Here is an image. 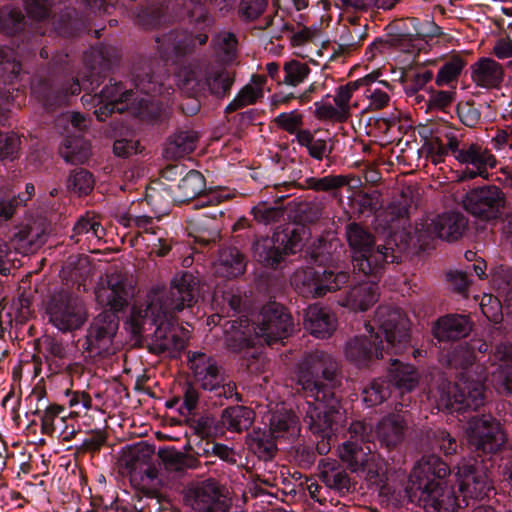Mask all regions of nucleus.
<instances>
[{"instance_id":"nucleus-1","label":"nucleus","mask_w":512,"mask_h":512,"mask_svg":"<svg viewBox=\"0 0 512 512\" xmlns=\"http://www.w3.org/2000/svg\"><path fill=\"white\" fill-rule=\"evenodd\" d=\"M296 384L297 392L306 400L303 421L317 439L315 450L319 455H326L343 418L334 391L341 384L339 363L325 351H312L299 364Z\"/></svg>"},{"instance_id":"nucleus-2","label":"nucleus","mask_w":512,"mask_h":512,"mask_svg":"<svg viewBox=\"0 0 512 512\" xmlns=\"http://www.w3.org/2000/svg\"><path fill=\"white\" fill-rule=\"evenodd\" d=\"M197 280L191 272L175 275L170 287L153 288L148 294V304L143 311L133 312L131 324L134 334H142L147 326H155L149 351L160 355L173 354L185 347V341L176 333L174 317L195 302Z\"/></svg>"},{"instance_id":"nucleus-3","label":"nucleus","mask_w":512,"mask_h":512,"mask_svg":"<svg viewBox=\"0 0 512 512\" xmlns=\"http://www.w3.org/2000/svg\"><path fill=\"white\" fill-rule=\"evenodd\" d=\"M133 293V277L124 271L107 274L106 284L97 287L96 300L108 309L95 316L87 328L82 347L89 357L106 358L115 354L114 340L120 324L118 313L127 309Z\"/></svg>"},{"instance_id":"nucleus-4","label":"nucleus","mask_w":512,"mask_h":512,"mask_svg":"<svg viewBox=\"0 0 512 512\" xmlns=\"http://www.w3.org/2000/svg\"><path fill=\"white\" fill-rule=\"evenodd\" d=\"M378 332L370 323L365 324L370 336H355L345 345V357L356 366H367L374 358H383L385 351L389 355H399L410 346L409 320L397 307L381 305L375 312Z\"/></svg>"},{"instance_id":"nucleus-5","label":"nucleus","mask_w":512,"mask_h":512,"mask_svg":"<svg viewBox=\"0 0 512 512\" xmlns=\"http://www.w3.org/2000/svg\"><path fill=\"white\" fill-rule=\"evenodd\" d=\"M450 473V467L439 456H423L410 475L406 488L409 500L425 512H458L461 509L458 498L443 488V480Z\"/></svg>"},{"instance_id":"nucleus-6","label":"nucleus","mask_w":512,"mask_h":512,"mask_svg":"<svg viewBox=\"0 0 512 512\" xmlns=\"http://www.w3.org/2000/svg\"><path fill=\"white\" fill-rule=\"evenodd\" d=\"M235 0H174L173 8H180L176 12L178 17L195 19L202 25L200 32L193 34L185 30H171L161 36H156L157 49L163 60L183 57L194 51L197 46L205 45L208 41L207 30L212 26L213 19L206 13L203 4H208L222 14L232 10Z\"/></svg>"},{"instance_id":"nucleus-7","label":"nucleus","mask_w":512,"mask_h":512,"mask_svg":"<svg viewBox=\"0 0 512 512\" xmlns=\"http://www.w3.org/2000/svg\"><path fill=\"white\" fill-rule=\"evenodd\" d=\"M345 238L352 253L354 271L365 276L378 278L387 263H393L395 255L392 248L377 245L370 229L358 222L345 225Z\"/></svg>"},{"instance_id":"nucleus-8","label":"nucleus","mask_w":512,"mask_h":512,"mask_svg":"<svg viewBox=\"0 0 512 512\" xmlns=\"http://www.w3.org/2000/svg\"><path fill=\"white\" fill-rule=\"evenodd\" d=\"M303 234V226H288L282 231H275L270 237L257 238L252 243V256L263 267L276 270L287 256L301 250Z\"/></svg>"},{"instance_id":"nucleus-9","label":"nucleus","mask_w":512,"mask_h":512,"mask_svg":"<svg viewBox=\"0 0 512 512\" xmlns=\"http://www.w3.org/2000/svg\"><path fill=\"white\" fill-rule=\"evenodd\" d=\"M430 394L438 409L449 412L476 410L484 404V384L463 375L456 383L442 379L435 389L430 390Z\"/></svg>"},{"instance_id":"nucleus-10","label":"nucleus","mask_w":512,"mask_h":512,"mask_svg":"<svg viewBox=\"0 0 512 512\" xmlns=\"http://www.w3.org/2000/svg\"><path fill=\"white\" fill-rule=\"evenodd\" d=\"M401 24L403 27L398 24H390L387 27L390 32L387 33L386 37L377 38L370 44L367 50L370 59L391 48H404L416 39L425 40L442 34L441 28L433 21L420 24L417 18H409L406 21H401Z\"/></svg>"},{"instance_id":"nucleus-11","label":"nucleus","mask_w":512,"mask_h":512,"mask_svg":"<svg viewBox=\"0 0 512 512\" xmlns=\"http://www.w3.org/2000/svg\"><path fill=\"white\" fill-rule=\"evenodd\" d=\"M188 362L195 381L202 389L214 392L219 398L242 401L236 384L224 383V374L213 357L203 352H189Z\"/></svg>"},{"instance_id":"nucleus-12","label":"nucleus","mask_w":512,"mask_h":512,"mask_svg":"<svg viewBox=\"0 0 512 512\" xmlns=\"http://www.w3.org/2000/svg\"><path fill=\"white\" fill-rule=\"evenodd\" d=\"M348 281V272L313 267L297 270L292 277L295 290L305 298L324 297L327 293L340 290Z\"/></svg>"},{"instance_id":"nucleus-13","label":"nucleus","mask_w":512,"mask_h":512,"mask_svg":"<svg viewBox=\"0 0 512 512\" xmlns=\"http://www.w3.org/2000/svg\"><path fill=\"white\" fill-rule=\"evenodd\" d=\"M46 313L49 322L63 333L80 329L88 319L83 302L64 290L54 293L49 298Z\"/></svg>"},{"instance_id":"nucleus-14","label":"nucleus","mask_w":512,"mask_h":512,"mask_svg":"<svg viewBox=\"0 0 512 512\" xmlns=\"http://www.w3.org/2000/svg\"><path fill=\"white\" fill-rule=\"evenodd\" d=\"M467 440L478 456L497 453L506 442L501 423L491 415L472 417L466 429Z\"/></svg>"},{"instance_id":"nucleus-15","label":"nucleus","mask_w":512,"mask_h":512,"mask_svg":"<svg viewBox=\"0 0 512 512\" xmlns=\"http://www.w3.org/2000/svg\"><path fill=\"white\" fill-rule=\"evenodd\" d=\"M206 187L204 176L196 170H190L175 189L153 188L147 194L148 203L160 212L166 213L171 204L185 203L199 196Z\"/></svg>"},{"instance_id":"nucleus-16","label":"nucleus","mask_w":512,"mask_h":512,"mask_svg":"<svg viewBox=\"0 0 512 512\" xmlns=\"http://www.w3.org/2000/svg\"><path fill=\"white\" fill-rule=\"evenodd\" d=\"M294 329L291 314L280 303L275 301L265 304L255 321V335L267 344L289 337Z\"/></svg>"},{"instance_id":"nucleus-17","label":"nucleus","mask_w":512,"mask_h":512,"mask_svg":"<svg viewBox=\"0 0 512 512\" xmlns=\"http://www.w3.org/2000/svg\"><path fill=\"white\" fill-rule=\"evenodd\" d=\"M456 477L459 491L463 495V502H466V498L483 499L492 489L488 469L483 461L474 459L460 462L457 466Z\"/></svg>"},{"instance_id":"nucleus-18","label":"nucleus","mask_w":512,"mask_h":512,"mask_svg":"<svg viewBox=\"0 0 512 512\" xmlns=\"http://www.w3.org/2000/svg\"><path fill=\"white\" fill-rule=\"evenodd\" d=\"M371 427L362 421H354L350 424L348 439L339 448V456L346 462L353 472H358L365 463L366 455L371 453L370 446L366 445L370 437Z\"/></svg>"},{"instance_id":"nucleus-19","label":"nucleus","mask_w":512,"mask_h":512,"mask_svg":"<svg viewBox=\"0 0 512 512\" xmlns=\"http://www.w3.org/2000/svg\"><path fill=\"white\" fill-rule=\"evenodd\" d=\"M464 208L474 216L489 220L500 213L505 204V195L495 185L483 186L469 191L464 200Z\"/></svg>"},{"instance_id":"nucleus-20","label":"nucleus","mask_w":512,"mask_h":512,"mask_svg":"<svg viewBox=\"0 0 512 512\" xmlns=\"http://www.w3.org/2000/svg\"><path fill=\"white\" fill-rule=\"evenodd\" d=\"M49 225L45 219L28 220L16 228L10 238V244L20 254L35 253L47 241Z\"/></svg>"},{"instance_id":"nucleus-21","label":"nucleus","mask_w":512,"mask_h":512,"mask_svg":"<svg viewBox=\"0 0 512 512\" xmlns=\"http://www.w3.org/2000/svg\"><path fill=\"white\" fill-rule=\"evenodd\" d=\"M98 98L101 106L94 111V114L99 121H105L114 112L123 113L129 110L137 100L133 90L125 89L121 82L105 86L98 94Z\"/></svg>"},{"instance_id":"nucleus-22","label":"nucleus","mask_w":512,"mask_h":512,"mask_svg":"<svg viewBox=\"0 0 512 512\" xmlns=\"http://www.w3.org/2000/svg\"><path fill=\"white\" fill-rule=\"evenodd\" d=\"M425 226L429 237L455 242L466 231L468 219L460 212H446L432 218Z\"/></svg>"},{"instance_id":"nucleus-23","label":"nucleus","mask_w":512,"mask_h":512,"mask_svg":"<svg viewBox=\"0 0 512 512\" xmlns=\"http://www.w3.org/2000/svg\"><path fill=\"white\" fill-rule=\"evenodd\" d=\"M458 129L447 123L438 124L431 132V136L425 142V147L431 161L438 164L451 153L453 156L458 152L459 137Z\"/></svg>"},{"instance_id":"nucleus-24","label":"nucleus","mask_w":512,"mask_h":512,"mask_svg":"<svg viewBox=\"0 0 512 512\" xmlns=\"http://www.w3.org/2000/svg\"><path fill=\"white\" fill-rule=\"evenodd\" d=\"M118 59L119 51L116 47L104 44L91 47L84 55V63L89 71L86 77L90 85L96 83L98 86L100 78L105 76Z\"/></svg>"},{"instance_id":"nucleus-25","label":"nucleus","mask_w":512,"mask_h":512,"mask_svg":"<svg viewBox=\"0 0 512 512\" xmlns=\"http://www.w3.org/2000/svg\"><path fill=\"white\" fill-rule=\"evenodd\" d=\"M32 90L44 101L46 106H54L63 104L69 95L79 94L81 86L77 78L66 82L43 79L33 83Z\"/></svg>"},{"instance_id":"nucleus-26","label":"nucleus","mask_w":512,"mask_h":512,"mask_svg":"<svg viewBox=\"0 0 512 512\" xmlns=\"http://www.w3.org/2000/svg\"><path fill=\"white\" fill-rule=\"evenodd\" d=\"M220 489L214 479H208L189 489L187 498L198 512H223Z\"/></svg>"},{"instance_id":"nucleus-27","label":"nucleus","mask_w":512,"mask_h":512,"mask_svg":"<svg viewBox=\"0 0 512 512\" xmlns=\"http://www.w3.org/2000/svg\"><path fill=\"white\" fill-rule=\"evenodd\" d=\"M174 0L166 6L163 3L153 2L142 6L135 15V23L144 29H154L161 24L184 17L176 16L181 7L173 8Z\"/></svg>"},{"instance_id":"nucleus-28","label":"nucleus","mask_w":512,"mask_h":512,"mask_svg":"<svg viewBox=\"0 0 512 512\" xmlns=\"http://www.w3.org/2000/svg\"><path fill=\"white\" fill-rule=\"evenodd\" d=\"M473 83L484 89H499L504 80V68L490 57H481L471 65Z\"/></svg>"},{"instance_id":"nucleus-29","label":"nucleus","mask_w":512,"mask_h":512,"mask_svg":"<svg viewBox=\"0 0 512 512\" xmlns=\"http://www.w3.org/2000/svg\"><path fill=\"white\" fill-rule=\"evenodd\" d=\"M336 323L335 315L326 308L313 305L306 311L305 328L316 338L330 337L336 329Z\"/></svg>"},{"instance_id":"nucleus-30","label":"nucleus","mask_w":512,"mask_h":512,"mask_svg":"<svg viewBox=\"0 0 512 512\" xmlns=\"http://www.w3.org/2000/svg\"><path fill=\"white\" fill-rule=\"evenodd\" d=\"M470 330V322L467 316L451 314L437 320L433 333L439 341H455L466 337Z\"/></svg>"},{"instance_id":"nucleus-31","label":"nucleus","mask_w":512,"mask_h":512,"mask_svg":"<svg viewBox=\"0 0 512 512\" xmlns=\"http://www.w3.org/2000/svg\"><path fill=\"white\" fill-rule=\"evenodd\" d=\"M379 298V287L375 282H363L352 287L343 300L339 301L354 311H366L372 307Z\"/></svg>"},{"instance_id":"nucleus-32","label":"nucleus","mask_w":512,"mask_h":512,"mask_svg":"<svg viewBox=\"0 0 512 512\" xmlns=\"http://www.w3.org/2000/svg\"><path fill=\"white\" fill-rule=\"evenodd\" d=\"M253 343L255 342L247 317H239L236 320L227 322L225 328V344L228 350L233 353H242V351Z\"/></svg>"},{"instance_id":"nucleus-33","label":"nucleus","mask_w":512,"mask_h":512,"mask_svg":"<svg viewBox=\"0 0 512 512\" xmlns=\"http://www.w3.org/2000/svg\"><path fill=\"white\" fill-rule=\"evenodd\" d=\"M246 265L247 262L243 253L236 247H226L219 251L214 269L217 276L233 279L245 273Z\"/></svg>"},{"instance_id":"nucleus-34","label":"nucleus","mask_w":512,"mask_h":512,"mask_svg":"<svg viewBox=\"0 0 512 512\" xmlns=\"http://www.w3.org/2000/svg\"><path fill=\"white\" fill-rule=\"evenodd\" d=\"M154 61L144 60L134 65L133 83L145 95H156L162 90V77L154 71Z\"/></svg>"},{"instance_id":"nucleus-35","label":"nucleus","mask_w":512,"mask_h":512,"mask_svg":"<svg viewBox=\"0 0 512 512\" xmlns=\"http://www.w3.org/2000/svg\"><path fill=\"white\" fill-rule=\"evenodd\" d=\"M320 479L329 489L340 495H345L355 490L354 483L347 471L337 462H323Z\"/></svg>"},{"instance_id":"nucleus-36","label":"nucleus","mask_w":512,"mask_h":512,"mask_svg":"<svg viewBox=\"0 0 512 512\" xmlns=\"http://www.w3.org/2000/svg\"><path fill=\"white\" fill-rule=\"evenodd\" d=\"M268 430L278 440H294L300 434L299 419L292 411H276L270 415Z\"/></svg>"},{"instance_id":"nucleus-37","label":"nucleus","mask_w":512,"mask_h":512,"mask_svg":"<svg viewBox=\"0 0 512 512\" xmlns=\"http://www.w3.org/2000/svg\"><path fill=\"white\" fill-rule=\"evenodd\" d=\"M387 372L390 384L401 392H411L419 384L420 376L417 369L398 359H391Z\"/></svg>"},{"instance_id":"nucleus-38","label":"nucleus","mask_w":512,"mask_h":512,"mask_svg":"<svg viewBox=\"0 0 512 512\" xmlns=\"http://www.w3.org/2000/svg\"><path fill=\"white\" fill-rule=\"evenodd\" d=\"M406 421L400 414H389L377 425V435L382 444L391 449L404 439Z\"/></svg>"},{"instance_id":"nucleus-39","label":"nucleus","mask_w":512,"mask_h":512,"mask_svg":"<svg viewBox=\"0 0 512 512\" xmlns=\"http://www.w3.org/2000/svg\"><path fill=\"white\" fill-rule=\"evenodd\" d=\"M234 82V73L224 67L212 66L205 70V92L217 99L228 96Z\"/></svg>"},{"instance_id":"nucleus-40","label":"nucleus","mask_w":512,"mask_h":512,"mask_svg":"<svg viewBox=\"0 0 512 512\" xmlns=\"http://www.w3.org/2000/svg\"><path fill=\"white\" fill-rule=\"evenodd\" d=\"M105 236V229L96 216L86 213L73 226L70 239L75 244L99 242Z\"/></svg>"},{"instance_id":"nucleus-41","label":"nucleus","mask_w":512,"mask_h":512,"mask_svg":"<svg viewBox=\"0 0 512 512\" xmlns=\"http://www.w3.org/2000/svg\"><path fill=\"white\" fill-rule=\"evenodd\" d=\"M199 141V135L191 129L176 131L169 137L164 149V156L168 159H179L192 153Z\"/></svg>"},{"instance_id":"nucleus-42","label":"nucleus","mask_w":512,"mask_h":512,"mask_svg":"<svg viewBox=\"0 0 512 512\" xmlns=\"http://www.w3.org/2000/svg\"><path fill=\"white\" fill-rule=\"evenodd\" d=\"M159 457L166 471L178 475H183L188 470H195L201 466L197 456L176 449L162 450L159 452Z\"/></svg>"},{"instance_id":"nucleus-43","label":"nucleus","mask_w":512,"mask_h":512,"mask_svg":"<svg viewBox=\"0 0 512 512\" xmlns=\"http://www.w3.org/2000/svg\"><path fill=\"white\" fill-rule=\"evenodd\" d=\"M277 441L268 429H255L247 436L249 449L261 460H272L277 451Z\"/></svg>"},{"instance_id":"nucleus-44","label":"nucleus","mask_w":512,"mask_h":512,"mask_svg":"<svg viewBox=\"0 0 512 512\" xmlns=\"http://www.w3.org/2000/svg\"><path fill=\"white\" fill-rule=\"evenodd\" d=\"M255 413L246 406H232L224 409L221 414V424L231 432L241 433L248 430L254 421Z\"/></svg>"},{"instance_id":"nucleus-45","label":"nucleus","mask_w":512,"mask_h":512,"mask_svg":"<svg viewBox=\"0 0 512 512\" xmlns=\"http://www.w3.org/2000/svg\"><path fill=\"white\" fill-rule=\"evenodd\" d=\"M44 358L48 364L49 371L53 374L65 370L67 365L65 360L68 357V350L61 339L45 336L43 339Z\"/></svg>"},{"instance_id":"nucleus-46","label":"nucleus","mask_w":512,"mask_h":512,"mask_svg":"<svg viewBox=\"0 0 512 512\" xmlns=\"http://www.w3.org/2000/svg\"><path fill=\"white\" fill-rule=\"evenodd\" d=\"M216 57L225 64L232 63L238 53V38L230 31L222 30L216 33L211 40Z\"/></svg>"},{"instance_id":"nucleus-47","label":"nucleus","mask_w":512,"mask_h":512,"mask_svg":"<svg viewBox=\"0 0 512 512\" xmlns=\"http://www.w3.org/2000/svg\"><path fill=\"white\" fill-rule=\"evenodd\" d=\"M454 157L460 163L472 164L478 169L496 166V159L490 151L476 143L468 145L467 148H458Z\"/></svg>"},{"instance_id":"nucleus-48","label":"nucleus","mask_w":512,"mask_h":512,"mask_svg":"<svg viewBox=\"0 0 512 512\" xmlns=\"http://www.w3.org/2000/svg\"><path fill=\"white\" fill-rule=\"evenodd\" d=\"M59 154L68 164H83L90 157V145L83 138L67 137L59 148Z\"/></svg>"},{"instance_id":"nucleus-49","label":"nucleus","mask_w":512,"mask_h":512,"mask_svg":"<svg viewBox=\"0 0 512 512\" xmlns=\"http://www.w3.org/2000/svg\"><path fill=\"white\" fill-rule=\"evenodd\" d=\"M190 235L202 245L215 243L220 237V231L215 216L203 215L191 221Z\"/></svg>"},{"instance_id":"nucleus-50","label":"nucleus","mask_w":512,"mask_h":512,"mask_svg":"<svg viewBox=\"0 0 512 512\" xmlns=\"http://www.w3.org/2000/svg\"><path fill=\"white\" fill-rule=\"evenodd\" d=\"M467 65L466 59L459 55L453 54L445 59L440 66L435 77V84L439 87L450 86L457 83L463 69Z\"/></svg>"},{"instance_id":"nucleus-51","label":"nucleus","mask_w":512,"mask_h":512,"mask_svg":"<svg viewBox=\"0 0 512 512\" xmlns=\"http://www.w3.org/2000/svg\"><path fill=\"white\" fill-rule=\"evenodd\" d=\"M366 28L354 25L351 28L345 27L339 37L337 48L334 49L331 59L338 56L349 55L351 52L357 50L364 38L366 37Z\"/></svg>"},{"instance_id":"nucleus-52","label":"nucleus","mask_w":512,"mask_h":512,"mask_svg":"<svg viewBox=\"0 0 512 512\" xmlns=\"http://www.w3.org/2000/svg\"><path fill=\"white\" fill-rule=\"evenodd\" d=\"M356 182L355 187L360 180L350 175H327L321 178L309 177L305 180L306 188L317 192H330L344 186H351L352 182Z\"/></svg>"},{"instance_id":"nucleus-53","label":"nucleus","mask_w":512,"mask_h":512,"mask_svg":"<svg viewBox=\"0 0 512 512\" xmlns=\"http://www.w3.org/2000/svg\"><path fill=\"white\" fill-rule=\"evenodd\" d=\"M179 88L185 96L205 94V71L185 68L179 74Z\"/></svg>"},{"instance_id":"nucleus-54","label":"nucleus","mask_w":512,"mask_h":512,"mask_svg":"<svg viewBox=\"0 0 512 512\" xmlns=\"http://www.w3.org/2000/svg\"><path fill=\"white\" fill-rule=\"evenodd\" d=\"M310 71V67L305 62L295 59L286 61L283 65L282 85L296 87L307 79Z\"/></svg>"},{"instance_id":"nucleus-55","label":"nucleus","mask_w":512,"mask_h":512,"mask_svg":"<svg viewBox=\"0 0 512 512\" xmlns=\"http://www.w3.org/2000/svg\"><path fill=\"white\" fill-rule=\"evenodd\" d=\"M297 142L300 146L307 148L310 157L317 161L328 156L332 149L327 147L324 139H315L310 130L301 131L298 134Z\"/></svg>"},{"instance_id":"nucleus-56","label":"nucleus","mask_w":512,"mask_h":512,"mask_svg":"<svg viewBox=\"0 0 512 512\" xmlns=\"http://www.w3.org/2000/svg\"><path fill=\"white\" fill-rule=\"evenodd\" d=\"M391 386L389 381L374 379L370 385L363 390V401L370 407L383 403L390 397Z\"/></svg>"},{"instance_id":"nucleus-57","label":"nucleus","mask_w":512,"mask_h":512,"mask_svg":"<svg viewBox=\"0 0 512 512\" xmlns=\"http://www.w3.org/2000/svg\"><path fill=\"white\" fill-rule=\"evenodd\" d=\"M147 461V455L139 448H132L125 452L120 460L119 467L122 474L135 478Z\"/></svg>"},{"instance_id":"nucleus-58","label":"nucleus","mask_w":512,"mask_h":512,"mask_svg":"<svg viewBox=\"0 0 512 512\" xmlns=\"http://www.w3.org/2000/svg\"><path fill=\"white\" fill-rule=\"evenodd\" d=\"M475 347L473 345L459 344L447 354V365L451 368L467 369L475 361Z\"/></svg>"},{"instance_id":"nucleus-59","label":"nucleus","mask_w":512,"mask_h":512,"mask_svg":"<svg viewBox=\"0 0 512 512\" xmlns=\"http://www.w3.org/2000/svg\"><path fill=\"white\" fill-rule=\"evenodd\" d=\"M67 188L79 196L88 195L94 188V177L86 169H75L68 177Z\"/></svg>"},{"instance_id":"nucleus-60","label":"nucleus","mask_w":512,"mask_h":512,"mask_svg":"<svg viewBox=\"0 0 512 512\" xmlns=\"http://www.w3.org/2000/svg\"><path fill=\"white\" fill-rule=\"evenodd\" d=\"M427 438L434 448H438L446 456L454 455L458 451V442L449 432L444 429H430Z\"/></svg>"},{"instance_id":"nucleus-61","label":"nucleus","mask_w":512,"mask_h":512,"mask_svg":"<svg viewBox=\"0 0 512 512\" xmlns=\"http://www.w3.org/2000/svg\"><path fill=\"white\" fill-rule=\"evenodd\" d=\"M264 93L259 88H253L251 84L245 85L236 97L226 106L225 113H233L248 105L255 104L263 97Z\"/></svg>"},{"instance_id":"nucleus-62","label":"nucleus","mask_w":512,"mask_h":512,"mask_svg":"<svg viewBox=\"0 0 512 512\" xmlns=\"http://www.w3.org/2000/svg\"><path fill=\"white\" fill-rule=\"evenodd\" d=\"M360 87V81H350L344 85H340L335 90L333 101L347 119L351 116L350 101L352 96Z\"/></svg>"},{"instance_id":"nucleus-63","label":"nucleus","mask_w":512,"mask_h":512,"mask_svg":"<svg viewBox=\"0 0 512 512\" xmlns=\"http://www.w3.org/2000/svg\"><path fill=\"white\" fill-rule=\"evenodd\" d=\"M16 56L14 49L7 46L0 47V77L6 76L11 81L20 74L22 66Z\"/></svg>"},{"instance_id":"nucleus-64","label":"nucleus","mask_w":512,"mask_h":512,"mask_svg":"<svg viewBox=\"0 0 512 512\" xmlns=\"http://www.w3.org/2000/svg\"><path fill=\"white\" fill-rule=\"evenodd\" d=\"M24 16L19 9L4 6L0 9V30L8 35L21 30Z\"/></svg>"}]
</instances>
